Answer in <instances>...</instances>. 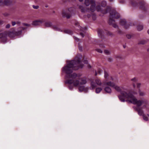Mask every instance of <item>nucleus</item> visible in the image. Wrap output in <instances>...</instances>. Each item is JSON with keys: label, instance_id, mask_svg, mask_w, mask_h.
I'll return each mask as SVG.
<instances>
[{"label": "nucleus", "instance_id": "obj_1", "mask_svg": "<svg viewBox=\"0 0 149 149\" xmlns=\"http://www.w3.org/2000/svg\"><path fill=\"white\" fill-rule=\"evenodd\" d=\"M81 58V55L77 56L74 60L68 62L67 64L62 68V70L66 74L65 81L66 84L72 85L75 87L79 86L78 89L79 92L84 91L87 92L88 88L85 87L84 86H79L87 83L86 78L80 77V75L75 73L72 74L73 70H77L83 67V65L80 63Z\"/></svg>", "mask_w": 149, "mask_h": 149}, {"label": "nucleus", "instance_id": "obj_2", "mask_svg": "<svg viewBox=\"0 0 149 149\" xmlns=\"http://www.w3.org/2000/svg\"><path fill=\"white\" fill-rule=\"evenodd\" d=\"M104 84L109 86L115 89L116 91L120 92L121 95L118 96L120 100L122 102H124L126 100L125 99H127L129 102L134 104L136 105L138 107L143 105L142 108H144L146 107L147 102L146 100L143 99L141 100H138L134 96L132 93L128 92L126 89L125 91H122L123 87L116 85L113 82L110 81H106Z\"/></svg>", "mask_w": 149, "mask_h": 149}, {"label": "nucleus", "instance_id": "obj_3", "mask_svg": "<svg viewBox=\"0 0 149 149\" xmlns=\"http://www.w3.org/2000/svg\"><path fill=\"white\" fill-rule=\"evenodd\" d=\"M100 11L104 14H106L108 12H110V16L109 21V24L111 25L115 28H118V26L115 23L114 19L119 18L120 15L116 10L111 9L109 7H107L106 9L101 8V11Z\"/></svg>", "mask_w": 149, "mask_h": 149}, {"label": "nucleus", "instance_id": "obj_4", "mask_svg": "<svg viewBox=\"0 0 149 149\" xmlns=\"http://www.w3.org/2000/svg\"><path fill=\"white\" fill-rule=\"evenodd\" d=\"M84 3L86 6L91 5L90 10L92 12H94L95 10L97 11H101L100 6L97 3H96L93 0H85Z\"/></svg>", "mask_w": 149, "mask_h": 149}, {"label": "nucleus", "instance_id": "obj_5", "mask_svg": "<svg viewBox=\"0 0 149 149\" xmlns=\"http://www.w3.org/2000/svg\"><path fill=\"white\" fill-rule=\"evenodd\" d=\"M74 14V8H70L68 10L63 11L62 15L63 17H66L67 18L69 19Z\"/></svg>", "mask_w": 149, "mask_h": 149}, {"label": "nucleus", "instance_id": "obj_6", "mask_svg": "<svg viewBox=\"0 0 149 149\" xmlns=\"http://www.w3.org/2000/svg\"><path fill=\"white\" fill-rule=\"evenodd\" d=\"M101 81L99 79H97L94 81H91L90 83V89L91 90L93 89L97 86H101Z\"/></svg>", "mask_w": 149, "mask_h": 149}, {"label": "nucleus", "instance_id": "obj_7", "mask_svg": "<svg viewBox=\"0 0 149 149\" xmlns=\"http://www.w3.org/2000/svg\"><path fill=\"white\" fill-rule=\"evenodd\" d=\"M99 37L102 38V35L106 34L108 36H113L114 35L111 32L107 31H103L102 29H99L97 31Z\"/></svg>", "mask_w": 149, "mask_h": 149}, {"label": "nucleus", "instance_id": "obj_8", "mask_svg": "<svg viewBox=\"0 0 149 149\" xmlns=\"http://www.w3.org/2000/svg\"><path fill=\"white\" fill-rule=\"evenodd\" d=\"M121 26H124L125 28L127 29L132 26L131 24L127 23L126 20L125 19H120L119 22Z\"/></svg>", "mask_w": 149, "mask_h": 149}, {"label": "nucleus", "instance_id": "obj_9", "mask_svg": "<svg viewBox=\"0 0 149 149\" xmlns=\"http://www.w3.org/2000/svg\"><path fill=\"white\" fill-rule=\"evenodd\" d=\"M27 27H20L18 28L17 31H15V35L16 36H19L21 35L22 33V31L26 29Z\"/></svg>", "mask_w": 149, "mask_h": 149}, {"label": "nucleus", "instance_id": "obj_10", "mask_svg": "<svg viewBox=\"0 0 149 149\" xmlns=\"http://www.w3.org/2000/svg\"><path fill=\"white\" fill-rule=\"evenodd\" d=\"M0 39L2 42H6L7 40V35L4 33H0Z\"/></svg>", "mask_w": 149, "mask_h": 149}, {"label": "nucleus", "instance_id": "obj_11", "mask_svg": "<svg viewBox=\"0 0 149 149\" xmlns=\"http://www.w3.org/2000/svg\"><path fill=\"white\" fill-rule=\"evenodd\" d=\"M45 22V20L43 19H41L40 20H35L33 22L32 24L35 26H38Z\"/></svg>", "mask_w": 149, "mask_h": 149}, {"label": "nucleus", "instance_id": "obj_12", "mask_svg": "<svg viewBox=\"0 0 149 149\" xmlns=\"http://www.w3.org/2000/svg\"><path fill=\"white\" fill-rule=\"evenodd\" d=\"M51 27L56 31H60V29L58 26H52V23L49 21L47 22V27Z\"/></svg>", "mask_w": 149, "mask_h": 149}, {"label": "nucleus", "instance_id": "obj_13", "mask_svg": "<svg viewBox=\"0 0 149 149\" xmlns=\"http://www.w3.org/2000/svg\"><path fill=\"white\" fill-rule=\"evenodd\" d=\"M106 82H104V83ZM104 85L105 86V87L104 89L105 92L107 93H110L111 92V88L108 86H109L105 85L104 84Z\"/></svg>", "mask_w": 149, "mask_h": 149}, {"label": "nucleus", "instance_id": "obj_14", "mask_svg": "<svg viewBox=\"0 0 149 149\" xmlns=\"http://www.w3.org/2000/svg\"><path fill=\"white\" fill-rule=\"evenodd\" d=\"M135 110H136L138 112V114L140 116H143V111L139 108L135 107L134 108Z\"/></svg>", "mask_w": 149, "mask_h": 149}, {"label": "nucleus", "instance_id": "obj_15", "mask_svg": "<svg viewBox=\"0 0 149 149\" xmlns=\"http://www.w3.org/2000/svg\"><path fill=\"white\" fill-rule=\"evenodd\" d=\"M79 23L78 22H77L75 23V25L78 26H77V28H76V29L78 30H80L81 31H83L84 30H86L87 29V28L86 27H84V28L81 27L80 26L78 25Z\"/></svg>", "mask_w": 149, "mask_h": 149}, {"label": "nucleus", "instance_id": "obj_16", "mask_svg": "<svg viewBox=\"0 0 149 149\" xmlns=\"http://www.w3.org/2000/svg\"><path fill=\"white\" fill-rule=\"evenodd\" d=\"M131 81L132 82V84L133 87L135 88L136 87L135 84L137 83L138 79L136 77H134L131 79Z\"/></svg>", "mask_w": 149, "mask_h": 149}, {"label": "nucleus", "instance_id": "obj_17", "mask_svg": "<svg viewBox=\"0 0 149 149\" xmlns=\"http://www.w3.org/2000/svg\"><path fill=\"white\" fill-rule=\"evenodd\" d=\"M8 35L9 37L12 38H13L16 36L15 31L13 32H10L8 33Z\"/></svg>", "mask_w": 149, "mask_h": 149}, {"label": "nucleus", "instance_id": "obj_18", "mask_svg": "<svg viewBox=\"0 0 149 149\" xmlns=\"http://www.w3.org/2000/svg\"><path fill=\"white\" fill-rule=\"evenodd\" d=\"M139 95L141 96H143L145 94V93L144 92L141 91L139 89Z\"/></svg>", "mask_w": 149, "mask_h": 149}, {"label": "nucleus", "instance_id": "obj_19", "mask_svg": "<svg viewBox=\"0 0 149 149\" xmlns=\"http://www.w3.org/2000/svg\"><path fill=\"white\" fill-rule=\"evenodd\" d=\"M79 8L81 9V12L82 13H85L87 11V10L85 9L83 6H80Z\"/></svg>", "mask_w": 149, "mask_h": 149}, {"label": "nucleus", "instance_id": "obj_20", "mask_svg": "<svg viewBox=\"0 0 149 149\" xmlns=\"http://www.w3.org/2000/svg\"><path fill=\"white\" fill-rule=\"evenodd\" d=\"M147 42V41L145 40H143L139 41L138 43L139 44L144 45Z\"/></svg>", "mask_w": 149, "mask_h": 149}, {"label": "nucleus", "instance_id": "obj_21", "mask_svg": "<svg viewBox=\"0 0 149 149\" xmlns=\"http://www.w3.org/2000/svg\"><path fill=\"white\" fill-rule=\"evenodd\" d=\"M102 90V89L101 87H98L96 88L95 92L97 93H99Z\"/></svg>", "mask_w": 149, "mask_h": 149}, {"label": "nucleus", "instance_id": "obj_22", "mask_svg": "<svg viewBox=\"0 0 149 149\" xmlns=\"http://www.w3.org/2000/svg\"><path fill=\"white\" fill-rule=\"evenodd\" d=\"M11 2L8 0H5L3 2V4L6 5H9L10 4Z\"/></svg>", "mask_w": 149, "mask_h": 149}, {"label": "nucleus", "instance_id": "obj_23", "mask_svg": "<svg viewBox=\"0 0 149 149\" xmlns=\"http://www.w3.org/2000/svg\"><path fill=\"white\" fill-rule=\"evenodd\" d=\"M65 33H67L70 35H71L72 33V31L70 30H65L64 31Z\"/></svg>", "mask_w": 149, "mask_h": 149}, {"label": "nucleus", "instance_id": "obj_24", "mask_svg": "<svg viewBox=\"0 0 149 149\" xmlns=\"http://www.w3.org/2000/svg\"><path fill=\"white\" fill-rule=\"evenodd\" d=\"M117 29V31H116V32L119 35H121L123 34V32L119 29V27H118V28H116Z\"/></svg>", "mask_w": 149, "mask_h": 149}, {"label": "nucleus", "instance_id": "obj_25", "mask_svg": "<svg viewBox=\"0 0 149 149\" xmlns=\"http://www.w3.org/2000/svg\"><path fill=\"white\" fill-rule=\"evenodd\" d=\"M143 29V26L142 25H139L137 27V29L138 31H140Z\"/></svg>", "mask_w": 149, "mask_h": 149}, {"label": "nucleus", "instance_id": "obj_26", "mask_svg": "<svg viewBox=\"0 0 149 149\" xmlns=\"http://www.w3.org/2000/svg\"><path fill=\"white\" fill-rule=\"evenodd\" d=\"M107 3L106 1H103L102 3V6L103 7H105L106 6Z\"/></svg>", "mask_w": 149, "mask_h": 149}, {"label": "nucleus", "instance_id": "obj_27", "mask_svg": "<svg viewBox=\"0 0 149 149\" xmlns=\"http://www.w3.org/2000/svg\"><path fill=\"white\" fill-rule=\"evenodd\" d=\"M109 75L107 72L106 71H104V77L105 78L107 79Z\"/></svg>", "mask_w": 149, "mask_h": 149}, {"label": "nucleus", "instance_id": "obj_28", "mask_svg": "<svg viewBox=\"0 0 149 149\" xmlns=\"http://www.w3.org/2000/svg\"><path fill=\"white\" fill-rule=\"evenodd\" d=\"M143 117L144 120L145 121H147L148 120V117H147L145 115H143Z\"/></svg>", "mask_w": 149, "mask_h": 149}, {"label": "nucleus", "instance_id": "obj_29", "mask_svg": "<svg viewBox=\"0 0 149 149\" xmlns=\"http://www.w3.org/2000/svg\"><path fill=\"white\" fill-rule=\"evenodd\" d=\"M140 4L141 5L140 8H143V7L145 5V2L144 1H142L140 3Z\"/></svg>", "mask_w": 149, "mask_h": 149}, {"label": "nucleus", "instance_id": "obj_30", "mask_svg": "<svg viewBox=\"0 0 149 149\" xmlns=\"http://www.w3.org/2000/svg\"><path fill=\"white\" fill-rule=\"evenodd\" d=\"M104 53L106 54V55H109L110 54V52L107 50H105L104 51Z\"/></svg>", "mask_w": 149, "mask_h": 149}, {"label": "nucleus", "instance_id": "obj_31", "mask_svg": "<svg viewBox=\"0 0 149 149\" xmlns=\"http://www.w3.org/2000/svg\"><path fill=\"white\" fill-rule=\"evenodd\" d=\"M141 84L140 83H137V87L138 88H139L141 86Z\"/></svg>", "mask_w": 149, "mask_h": 149}, {"label": "nucleus", "instance_id": "obj_32", "mask_svg": "<svg viewBox=\"0 0 149 149\" xmlns=\"http://www.w3.org/2000/svg\"><path fill=\"white\" fill-rule=\"evenodd\" d=\"M22 24L24 26H31L30 24L25 23H23Z\"/></svg>", "mask_w": 149, "mask_h": 149}, {"label": "nucleus", "instance_id": "obj_33", "mask_svg": "<svg viewBox=\"0 0 149 149\" xmlns=\"http://www.w3.org/2000/svg\"><path fill=\"white\" fill-rule=\"evenodd\" d=\"M119 2L121 4H123L125 3V0H119Z\"/></svg>", "mask_w": 149, "mask_h": 149}, {"label": "nucleus", "instance_id": "obj_34", "mask_svg": "<svg viewBox=\"0 0 149 149\" xmlns=\"http://www.w3.org/2000/svg\"><path fill=\"white\" fill-rule=\"evenodd\" d=\"M135 3V4H136V2L135 1H134L133 2L132 1H131V4L133 6H135L136 5L134 4V3Z\"/></svg>", "mask_w": 149, "mask_h": 149}, {"label": "nucleus", "instance_id": "obj_35", "mask_svg": "<svg viewBox=\"0 0 149 149\" xmlns=\"http://www.w3.org/2000/svg\"><path fill=\"white\" fill-rule=\"evenodd\" d=\"M33 8L35 9H37L39 8V6H35V5H33Z\"/></svg>", "mask_w": 149, "mask_h": 149}, {"label": "nucleus", "instance_id": "obj_36", "mask_svg": "<svg viewBox=\"0 0 149 149\" xmlns=\"http://www.w3.org/2000/svg\"><path fill=\"white\" fill-rule=\"evenodd\" d=\"M96 51H97V52L100 53H102V51L100 49H96Z\"/></svg>", "mask_w": 149, "mask_h": 149}, {"label": "nucleus", "instance_id": "obj_37", "mask_svg": "<svg viewBox=\"0 0 149 149\" xmlns=\"http://www.w3.org/2000/svg\"><path fill=\"white\" fill-rule=\"evenodd\" d=\"M10 27V25L9 24H7L6 26V29H8Z\"/></svg>", "mask_w": 149, "mask_h": 149}, {"label": "nucleus", "instance_id": "obj_38", "mask_svg": "<svg viewBox=\"0 0 149 149\" xmlns=\"http://www.w3.org/2000/svg\"><path fill=\"white\" fill-rule=\"evenodd\" d=\"M127 37V38L130 39L131 38V36L130 35H127L126 36Z\"/></svg>", "mask_w": 149, "mask_h": 149}, {"label": "nucleus", "instance_id": "obj_39", "mask_svg": "<svg viewBox=\"0 0 149 149\" xmlns=\"http://www.w3.org/2000/svg\"><path fill=\"white\" fill-rule=\"evenodd\" d=\"M102 71L101 70H99L98 71V73L99 74H100L102 73Z\"/></svg>", "mask_w": 149, "mask_h": 149}, {"label": "nucleus", "instance_id": "obj_40", "mask_svg": "<svg viewBox=\"0 0 149 149\" xmlns=\"http://www.w3.org/2000/svg\"><path fill=\"white\" fill-rule=\"evenodd\" d=\"M11 23L13 26H14L16 24V22H12Z\"/></svg>", "mask_w": 149, "mask_h": 149}, {"label": "nucleus", "instance_id": "obj_41", "mask_svg": "<svg viewBox=\"0 0 149 149\" xmlns=\"http://www.w3.org/2000/svg\"><path fill=\"white\" fill-rule=\"evenodd\" d=\"M74 38L75 40H76L77 41H79L80 40L78 38L75 37H74Z\"/></svg>", "mask_w": 149, "mask_h": 149}, {"label": "nucleus", "instance_id": "obj_42", "mask_svg": "<svg viewBox=\"0 0 149 149\" xmlns=\"http://www.w3.org/2000/svg\"><path fill=\"white\" fill-rule=\"evenodd\" d=\"M69 89L70 90H72L73 88V86H69L68 87Z\"/></svg>", "mask_w": 149, "mask_h": 149}, {"label": "nucleus", "instance_id": "obj_43", "mask_svg": "<svg viewBox=\"0 0 149 149\" xmlns=\"http://www.w3.org/2000/svg\"><path fill=\"white\" fill-rule=\"evenodd\" d=\"M109 80H113V77L111 76L110 77H109Z\"/></svg>", "mask_w": 149, "mask_h": 149}, {"label": "nucleus", "instance_id": "obj_44", "mask_svg": "<svg viewBox=\"0 0 149 149\" xmlns=\"http://www.w3.org/2000/svg\"><path fill=\"white\" fill-rule=\"evenodd\" d=\"M95 15H93L92 16V18L93 20H95Z\"/></svg>", "mask_w": 149, "mask_h": 149}, {"label": "nucleus", "instance_id": "obj_45", "mask_svg": "<svg viewBox=\"0 0 149 149\" xmlns=\"http://www.w3.org/2000/svg\"><path fill=\"white\" fill-rule=\"evenodd\" d=\"M84 62L85 64H87L88 62V61L86 60H85L84 61Z\"/></svg>", "mask_w": 149, "mask_h": 149}, {"label": "nucleus", "instance_id": "obj_46", "mask_svg": "<svg viewBox=\"0 0 149 149\" xmlns=\"http://www.w3.org/2000/svg\"><path fill=\"white\" fill-rule=\"evenodd\" d=\"M3 22L2 20H0V25L3 24Z\"/></svg>", "mask_w": 149, "mask_h": 149}, {"label": "nucleus", "instance_id": "obj_47", "mask_svg": "<svg viewBox=\"0 0 149 149\" xmlns=\"http://www.w3.org/2000/svg\"><path fill=\"white\" fill-rule=\"evenodd\" d=\"M112 60V59L111 58H109L108 60V61L109 62H111Z\"/></svg>", "mask_w": 149, "mask_h": 149}, {"label": "nucleus", "instance_id": "obj_48", "mask_svg": "<svg viewBox=\"0 0 149 149\" xmlns=\"http://www.w3.org/2000/svg\"><path fill=\"white\" fill-rule=\"evenodd\" d=\"M80 35L82 36V37H84V34L83 33H80Z\"/></svg>", "mask_w": 149, "mask_h": 149}, {"label": "nucleus", "instance_id": "obj_49", "mask_svg": "<svg viewBox=\"0 0 149 149\" xmlns=\"http://www.w3.org/2000/svg\"><path fill=\"white\" fill-rule=\"evenodd\" d=\"M79 50L80 51H82V48L81 47H79Z\"/></svg>", "mask_w": 149, "mask_h": 149}, {"label": "nucleus", "instance_id": "obj_50", "mask_svg": "<svg viewBox=\"0 0 149 149\" xmlns=\"http://www.w3.org/2000/svg\"><path fill=\"white\" fill-rule=\"evenodd\" d=\"M4 15L5 16H7L9 15V14L7 13H5L4 14Z\"/></svg>", "mask_w": 149, "mask_h": 149}, {"label": "nucleus", "instance_id": "obj_51", "mask_svg": "<svg viewBox=\"0 0 149 149\" xmlns=\"http://www.w3.org/2000/svg\"><path fill=\"white\" fill-rule=\"evenodd\" d=\"M88 68H91V66L90 65H88Z\"/></svg>", "mask_w": 149, "mask_h": 149}, {"label": "nucleus", "instance_id": "obj_52", "mask_svg": "<svg viewBox=\"0 0 149 149\" xmlns=\"http://www.w3.org/2000/svg\"><path fill=\"white\" fill-rule=\"evenodd\" d=\"M20 24V22H16V24Z\"/></svg>", "mask_w": 149, "mask_h": 149}, {"label": "nucleus", "instance_id": "obj_53", "mask_svg": "<svg viewBox=\"0 0 149 149\" xmlns=\"http://www.w3.org/2000/svg\"><path fill=\"white\" fill-rule=\"evenodd\" d=\"M109 0L111 2H112L113 1H114V0Z\"/></svg>", "mask_w": 149, "mask_h": 149}, {"label": "nucleus", "instance_id": "obj_54", "mask_svg": "<svg viewBox=\"0 0 149 149\" xmlns=\"http://www.w3.org/2000/svg\"><path fill=\"white\" fill-rule=\"evenodd\" d=\"M97 73L96 72L95 73V76H96V75H97Z\"/></svg>", "mask_w": 149, "mask_h": 149}, {"label": "nucleus", "instance_id": "obj_55", "mask_svg": "<svg viewBox=\"0 0 149 149\" xmlns=\"http://www.w3.org/2000/svg\"><path fill=\"white\" fill-rule=\"evenodd\" d=\"M134 94H137V93H136H136H134Z\"/></svg>", "mask_w": 149, "mask_h": 149}, {"label": "nucleus", "instance_id": "obj_56", "mask_svg": "<svg viewBox=\"0 0 149 149\" xmlns=\"http://www.w3.org/2000/svg\"><path fill=\"white\" fill-rule=\"evenodd\" d=\"M79 0L80 1V2H81V1H83V0Z\"/></svg>", "mask_w": 149, "mask_h": 149}, {"label": "nucleus", "instance_id": "obj_57", "mask_svg": "<svg viewBox=\"0 0 149 149\" xmlns=\"http://www.w3.org/2000/svg\"><path fill=\"white\" fill-rule=\"evenodd\" d=\"M148 33L149 34V29L148 31Z\"/></svg>", "mask_w": 149, "mask_h": 149}, {"label": "nucleus", "instance_id": "obj_58", "mask_svg": "<svg viewBox=\"0 0 149 149\" xmlns=\"http://www.w3.org/2000/svg\"><path fill=\"white\" fill-rule=\"evenodd\" d=\"M147 51H149V49H147Z\"/></svg>", "mask_w": 149, "mask_h": 149}, {"label": "nucleus", "instance_id": "obj_59", "mask_svg": "<svg viewBox=\"0 0 149 149\" xmlns=\"http://www.w3.org/2000/svg\"><path fill=\"white\" fill-rule=\"evenodd\" d=\"M147 115L148 116V117H149V115L148 114H147Z\"/></svg>", "mask_w": 149, "mask_h": 149}, {"label": "nucleus", "instance_id": "obj_60", "mask_svg": "<svg viewBox=\"0 0 149 149\" xmlns=\"http://www.w3.org/2000/svg\"><path fill=\"white\" fill-rule=\"evenodd\" d=\"M1 1H0V3H1Z\"/></svg>", "mask_w": 149, "mask_h": 149}, {"label": "nucleus", "instance_id": "obj_61", "mask_svg": "<svg viewBox=\"0 0 149 149\" xmlns=\"http://www.w3.org/2000/svg\"><path fill=\"white\" fill-rule=\"evenodd\" d=\"M45 7H47V6L46 5L45 6Z\"/></svg>", "mask_w": 149, "mask_h": 149}]
</instances>
